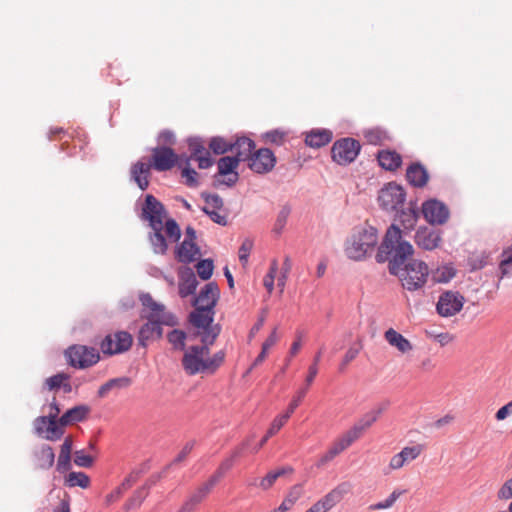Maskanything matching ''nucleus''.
I'll return each instance as SVG.
<instances>
[{
    "label": "nucleus",
    "mask_w": 512,
    "mask_h": 512,
    "mask_svg": "<svg viewBox=\"0 0 512 512\" xmlns=\"http://www.w3.org/2000/svg\"><path fill=\"white\" fill-rule=\"evenodd\" d=\"M167 211L164 205L152 194L145 196L142 206L141 219L148 221L151 231L148 234L153 252L164 255L167 252V239L173 243L178 242L181 230L178 223L172 219H166Z\"/></svg>",
    "instance_id": "f257e3e1"
},
{
    "label": "nucleus",
    "mask_w": 512,
    "mask_h": 512,
    "mask_svg": "<svg viewBox=\"0 0 512 512\" xmlns=\"http://www.w3.org/2000/svg\"><path fill=\"white\" fill-rule=\"evenodd\" d=\"M183 156H179L168 146H156L151 149V157L148 163L142 160L137 161L131 166L130 178L142 190L149 186V177L151 168L158 172L169 171L176 165L182 167Z\"/></svg>",
    "instance_id": "f03ea898"
},
{
    "label": "nucleus",
    "mask_w": 512,
    "mask_h": 512,
    "mask_svg": "<svg viewBox=\"0 0 512 512\" xmlns=\"http://www.w3.org/2000/svg\"><path fill=\"white\" fill-rule=\"evenodd\" d=\"M413 253V246L403 238L402 230L393 224L387 229L385 237L378 247L376 261L378 263L388 261L389 272L398 273L399 266L404 265Z\"/></svg>",
    "instance_id": "7ed1b4c3"
},
{
    "label": "nucleus",
    "mask_w": 512,
    "mask_h": 512,
    "mask_svg": "<svg viewBox=\"0 0 512 512\" xmlns=\"http://www.w3.org/2000/svg\"><path fill=\"white\" fill-rule=\"evenodd\" d=\"M140 301L150 311L148 315L144 316L148 321L141 326L138 335L139 344L146 347L147 342L162 337V325L175 326L178 324V320L174 314L165 310L163 304L156 302L149 293L141 294Z\"/></svg>",
    "instance_id": "20e7f679"
},
{
    "label": "nucleus",
    "mask_w": 512,
    "mask_h": 512,
    "mask_svg": "<svg viewBox=\"0 0 512 512\" xmlns=\"http://www.w3.org/2000/svg\"><path fill=\"white\" fill-rule=\"evenodd\" d=\"M378 240L376 228L372 226L357 228L345 241V254L350 260L363 261L372 255Z\"/></svg>",
    "instance_id": "39448f33"
},
{
    "label": "nucleus",
    "mask_w": 512,
    "mask_h": 512,
    "mask_svg": "<svg viewBox=\"0 0 512 512\" xmlns=\"http://www.w3.org/2000/svg\"><path fill=\"white\" fill-rule=\"evenodd\" d=\"M218 337L217 329L211 336H202V345L190 346L184 353L182 358V367L188 375H196L199 373H208L206 356L210 352V346Z\"/></svg>",
    "instance_id": "423d86ee"
},
{
    "label": "nucleus",
    "mask_w": 512,
    "mask_h": 512,
    "mask_svg": "<svg viewBox=\"0 0 512 512\" xmlns=\"http://www.w3.org/2000/svg\"><path fill=\"white\" fill-rule=\"evenodd\" d=\"M398 276L402 282V286L409 290L415 291L420 289L426 283L429 271L428 266L421 260H411L399 266L398 273H391Z\"/></svg>",
    "instance_id": "0eeeda50"
},
{
    "label": "nucleus",
    "mask_w": 512,
    "mask_h": 512,
    "mask_svg": "<svg viewBox=\"0 0 512 512\" xmlns=\"http://www.w3.org/2000/svg\"><path fill=\"white\" fill-rule=\"evenodd\" d=\"M379 206L386 212H398L406 201V191L396 182L386 183L378 192Z\"/></svg>",
    "instance_id": "6e6552de"
},
{
    "label": "nucleus",
    "mask_w": 512,
    "mask_h": 512,
    "mask_svg": "<svg viewBox=\"0 0 512 512\" xmlns=\"http://www.w3.org/2000/svg\"><path fill=\"white\" fill-rule=\"evenodd\" d=\"M67 363L78 369H85L95 365L100 355L96 348L86 345H72L65 351Z\"/></svg>",
    "instance_id": "1a4fd4ad"
},
{
    "label": "nucleus",
    "mask_w": 512,
    "mask_h": 512,
    "mask_svg": "<svg viewBox=\"0 0 512 512\" xmlns=\"http://www.w3.org/2000/svg\"><path fill=\"white\" fill-rule=\"evenodd\" d=\"M360 149V143L353 138L339 139L332 146V159L339 165H348L357 158Z\"/></svg>",
    "instance_id": "9d476101"
},
{
    "label": "nucleus",
    "mask_w": 512,
    "mask_h": 512,
    "mask_svg": "<svg viewBox=\"0 0 512 512\" xmlns=\"http://www.w3.org/2000/svg\"><path fill=\"white\" fill-rule=\"evenodd\" d=\"M64 427L55 415L39 416L34 421L36 433L48 441L60 440L65 432Z\"/></svg>",
    "instance_id": "9b49d317"
},
{
    "label": "nucleus",
    "mask_w": 512,
    "mask_h": 512,
    "mask_svg": "<svg viewBox=\"0 0 512 512\" xmlns=\"http://www.w3.org/2000/svg\"><path fill=\"white\" fill-rule=\"evenodd\" d=\"M132 336L126 331L107 335L101 342V351L106 355H115L128 351L132 346Z\"/></svg>",
    "instance_id": "f8f14e48"
},
{
    "label": "nucleus",
    "mask_w": 512,
    "mask_h": 512,
    "mask_svg": "<svg viewBox=\"0 0 512 512\" xmlns=\"http://www.w3.org/2000/svg\"><path fill=\"white\" fill-rule=\"evenodd\" d=\"M214 315V309L195 307V309L189 314V321L194 327L203 330L201 337L213 335L215 329H217L219 335L221 331L220 326L218 324L212 325Z\"/></svg>",
    "instance_id": "ddd939ff"
},
{
    "label": "nucleus",
    "mask_w": 512,
    "mask_h": 512,
    "mask_svg": "<svg viewBox=\"0 0 512 512\" xmlns=\"http://www.w3.org/2000/svg\"><path fill=\"white\" fill-rule=\"evenodd\" d=\"M190 156L183 158H190L198 162L200 169H207L213 165V159L210 157L209 152L205 148V142L200 137H191L187 140Z\"/></svg>",
    "instance_id": "4468645a"
},
{
    "label": "nucleus",
    "mask_w": 512,
    "mask_h": 512,
    "mask_svg": "<svg viewBox=\"0 0 512 512\" xmlns=\"http://www.w3.org/2000/svg\"><path fill=\"white\" fill-rule=\"evenodd\" d=\"M421 214L432 225L443 224L448 217V209L437 199H429L422 204Z\"/></svg>",
    "instance_id": "2eb2a0df"
},
{
    "label": "nucleus",
    "mask_w": 512,
    "mask_h": 512,
    "mask_svg": "<svg viewBox=\"0 0 512 512\" xmlns=\"http://www.w3.org/2000/svg\"><path fill=\"white\" fill-rule=\"evenodd\" d=\"M276 164L274 153L268 148L257 150L249 159V168L258 174L270 172Z\"/></svg>",
    "instance_id": "dca6fc26"
},
{
    "label": "nucleus",
    "mask_w": 512,
    "mask_h": 512,
    "mask_svg": "<svg viewBox=\"0 0 512 512\" xmlns=\"http://www.w3.org/2000/svg\"><path fill=\"white\" fill-rule=\"evenodd\" d=\"M220 297V290L216 282H209L201 288L193 300L194 307L214 309Z\"/></svg>",
    "instance_id": "f3484780"
},
{
    "label": "nucleus",
    "mask_w": 512,
    "mask_h": 512,
    "mask_svg": "<svg viewBox=\"0 0 512 512\" xmlns=\"http://www.w3.org/2000/svg\"><path fill=\"white\" fill-rule=\"evenodd\" d=\"M405 177L407 182L415 188H423L429 181V173L420 162L410 164L406 169Z\"/></svg>",
    "instance_id": "a211bd4d"
},
{
    "label": "nucleus",
    "mask_w": 512,
    "mask_h": 512,
    "mask_svg": "<svg viewBox=\"0 0 512 512\" xmlns=\"http://www.w3.org/2000/svg\"><path fill=\"white\" fill-rule=\"evenodd\" d=\"M416 244L424 250H433L441 241L439 233L427 227H420L415 234Z\"/></svg>",
    "instance_id": "6ab92c4d"
},
{
    "label": "nucleus",
    "mask_w": 512,
    "mask_h": 512,
    "mask_svg": "<svg viewBox=\"0 0 512 512\" xmlns=\"http://www.w3.org/2000/svg\"><path fill=\"white\" fill-rule=\"evenodd\" d=\"M351 488V483L342 482L321 498L319 502L323 504L326 511H329L351 491Z\"/></svg>",
    "instance_id": "aec40b11"
},
{
    "label": "nucleus",
    "mask_w": 512,
    "mask_h": 512,
    "mask_svg": "<svg viewBox=\"0 0 512 512\" xmlns=\"http://www.w3.org/2000/svg\"><path fill=\"white\" fill-rule=\"evenodd\" d=\"M36 468L40 470H49L55 463V453L48 444H42L33 452Z\"/></svg>",
    "instance_id": "412c9836"
},
{
    "label": "nucleus",
    "mask_w": 512,
    "mask_h": 512,
    "mask_svg": "<svg viewBox=\"0 0 512 512\" xmlns=\"http://www.w3.org/2000/svg\"><path fill=\"white\" fill-rule=\"evenodd\" d=\"M197 286L198 280L191 268H186L180 272L178 289L181 298L193 295Z\"/></svg>",
    "instance_id": "4be33fe9"
},
{
    "label": "nucleus",
    "mask_w": 512,
    "mask_h": 512,
    "mask_svg": "<svg viewBox=\"0 0 512 512\" xmlns=\"http://www.w3.org/2000/svg\"><path fill=\"white\" fill-rule=\"evenodd\" d=\"M72 446H73L72 438L70 436H67L64 439V442L62 443V445L60 447V452H59L57 463H56V470L61 474L69 471L72 467V465H71Z\"/></svg>",
    "instance_id": "5701e85b"
},
{
    "label": "nucleus",
    "mask_w": 512,
    "mask_h": 512,
    "mask_svg": "<svg viewBox=\"0 0 512 512\" xmlns=\"http://www.w3.org/2000/svg\"><path fill=\"white\" fill-rule=\"evenodd\" d=\"M384 338L390 346L396 348L402 354L408 353L413 349L411 342L393 328L385 331Z\"/></svg>",
    "instance_id": "b1692460"
},
{
    "label": "nucleus",
    "mask_w": 512,
    "mask_h": 512,
    "mask_svg": "<svg viewBox=\"0 0 512 512\" xmlns=\"http://www.w3.org/2000/svg\"><path fill=\"white\" fill-rule=\"evenodd\" d=\"M233 151L236 153V157L239 158L240 161L249 160L253 155V150L255 149V142L245 136L237 137L235 141H232Z\"/></svg>",
    "instance_id": "393cba45"
},
{
    "label": "nucleus",
    "mask_w": 512,
    "mask_h": 512,
    "mask_svg": "<svg viewBox=\"0 0 512 512\" xmlns=\"http://www.w3.org/2000/svg\"><path fill=\"white\" fill-rule=\"evenodd\" d=\"M197 255H200V248L195 241H183L176 250L178 261L185 264L192 263Z\"/></svg>",
    "instance_id": "a878e982"
},
{
    "label": "nucleus",
    "mask_w": 512,
    "mask_h": 512,
    "mask_svg": "<svg viewBox=\"0 0 512 512\" xmlns=\"http://www.w3.org/2000/svg\"><path fill=\"white\" fill-rule=\"evenodd\" d=\"M332 132L328 129H313L306 134L305 143L311 148H320L332 140Z\"/></svg>",
    "instance_id": "bb28decb"
},
{
    "label": "nucleus",
    "mask_w": 512,
    "mask_h": 512,
    "mask_svg": "<svg viewBox=\"0 0 512 512\" xmlns=\"http://www.w3.org/2000/svg\"><path fill=\"white\" fill-rule=\"evenodd\" d=\"M90 412V408L86 405H78L67 410L61 417L62 425H71L85 420Z\"/></svg>",
    "instance_id": "cd10ccee"
},
{
    "label": "nucleus",
    "mask_w": 512,
    "mask_h": 512,
    "mask_svg": "<svg viewBox=\"0 0 512 512\" xmlns=\"http://www.w3.org/2000/svg\"><path fill=\"white\" fill-rule=\"evenodd\" d=\"M397 213H399V220L405 229H413L420 215L415 201H410L407 209L402 207Z\"/></svg>",
    "instance_id": "c85d7f7f"
},
{
    "label": "nucleus",
    "mask_w": 512,
    "mask_h": 512,
    "mask_svg": "<svg viewBox=\"0 0 512 512\" xmlns=\"http://www.w3.org/2000/svg\"><path fill=\"white\" fill-rule=\"evenodd\" d=\"M379 165L388 171H394L400 167L402 158L400 154L395 151L382 150L377 155Z\"/></svg>",
    "instance_id": "c756f323"
},
{
    "label": "nucleus",
    "mask_w": 512,
    "mask_h": 512,
    "mask_svg": "<svg viewBox=\"0 0 512 512\" xmlns=\"http://www.w3.org/2000/svg\"><path fill=\"white\" fill-rule=\"evenodd\" d=\"M130 385L131 379L126 376L110 379L99 387L98 396L103 398L113 389H124Z\"/></svg>",
    "instance_id": "7c9ffc66"
},
{
    "label": "nucleus",
    "mask_w": 512,
    "mask_h": 512,
    "mask_svg": "<svg viewBox=\"0 0 512 512\" xmlns=\"http://www.w3.org/2000/svg\"><path fill=\"white\" fill-rule=\"evenodd\" d=\"M151 484L146 483L142 487L138 488L133 495L126 501V503L123 506V509L128 512L132 509L139 508L142 504V502L145 500V498L148 495V490L150 488Z\"/></svg>",
    "instance_id": "2f4dec72"
},
{
    "label": "nucleus",
    "mask_w": 512,
    "mask_h": 512,
    "mask_svg": "<svg viewBox=\"0 0 512 512\" xmlns=\"http://www.w3.org/2000/svg\"><path fill=\"white\" fill-rule=\"evenodd\" d=\"M287 422V415L277 416L271 423L266 435L260 440V442L252 449V452L257 453L268 441L270 437L275 435Z\"/></svg>",
    "instance_id": "473e14b6"
},
{
    "label": "nucleus",
    "mask_w": 512,
    "mask_h": 512,
    "mask_svg": "<svg viewBox=\"0 0 512 512\" xmlns=\"http://www.w3.org/2000/svg\"><path fill=\"white\" fill-rule=\"evenodd\" d=\"M65 485L68 487H81L86 489L90 485V478L84 472H70L65 477Z\"/></svg>",
    "instance_id": "72a5a7b5"
},
{
    "label": "nucleus",
    "mask_w": 512,
    "mask_h": 512,
    "mask_svg": "<svg viewBox=\"0 0 512 512\" xmlns=\"http://www.w3.org/2000/svg\"><path fill=\"white\" fill-rule=\"evenodd\" d=\"M181 168V176L185 179V184L188 187H197L199 185L198 173L190 167V158H183Z\"/></svg>",
    "instance_id": "f704fd0d"
},
{
    "label": "nucleus",
    "mask_w": 512,
    "mask_h": 512,
    "mask_svg": "<svg viewBox=\"0 0 512 512\" xmlns=\"http://www.w3.org/2000/svg\"><path fill=\"white\" fill-rule=\"evenodd\" d=\"M208 145L213 153L217 155L224 154L228 151H233L232 141L226 140L220 136L212 137Z\"/></svg>",
    "instance_id": "c9c22d12"
},
{
    "label": "nucleus",
    "mask_w": 512,
    "mask_h": 512,
    "mask_svg": "<svg viewBox=\"0 0 512 512\" xmlns=\"http://www.w3.org/2000/svg\"><path fill=\"white\" fill-rule=\"evenodd\" d=\"M240 160L236 156H224L218 161V173L220 175L226 176L227 174H231L236 172L235 169L238 167Z\"/></svg>",
    "instance_id": "e433bc0d"
},
{
    "label": "nucleus",
    "mask_w": 512,
    "mask_h": 512,
    "mask_svg": "<svg viewBox=\"0 0 512 512\" xmlns=\"http://www.w3.org/2000/svg\"><path fill=\"white\" fill-rule=\"evenodd\" d=\"M385 408V406H379L375 409H372L363 415V417L356 423V425L361 427V430L364 432L377 421L378 417L385 410Z\"/></svg>",
    "instance_id": "4c0bfd02"
},
{
    "label": "nucleus",
    "mask_w": 512,
    "mask_h": 512,
    "mask_svg": "<svg viewBox=\"0 0 512 512\" xmlns=\"http://www.w3.org/2000/svg\"><path fill=\"white\" fill-rule=\"evenodd\" d=\"M290 213H291V207L289 205L286 204L281 207L280 211L277 214V217H276V220L274 223V227H273V232L275 234L280 235L283 232V230L287 224Z\"/></svg>",
    "instance_id": "58836bf2"
},
{
    "label": "nucleus",
    "mask_w": 512,
    "mask_h": 512,
    "mask_svg": "<svg viewBox=\"0 0 512 512\" xmlns=\"http://www.w3.org/2000/svg\"><path fill=\"white\" fill-rule=\"evenodd\" d=\"M168 342L173 349L183 351L185 349L186 333L182 330L173 329L167 335Z\"/></svg>",
    "instance_id": "ea45409f"
},
{
    "label": "nucleus",
    "mask_w": 512,
    "mask_h": 512,
    "mask_svg": "<svg viewBox=\"0 0 512 512\" xmlns=\"http://www.w3.org/2000/svg\"><path fill=\"white\" fill-rule=\"evenodd\" d=\"M426 336L439 343L441 346L448 344V334L440 330L437 326L431 325L425 329Z\"/></svg>",
    "instance_id": "a19ab883"
},
{
    "label": "nucleus",
    "mask_w": 512,
    "mask_h": 512,
    "mask_svg": "<svg viewBox=\"0 0 512 512\" xmlns=\"http://www.w3.org/2000/svg\"><path fill=\"white\" fill-rule=\"evenodd\" d=\"M196 270L198 276L202 280H208L211 278L214 270V264L211 259H204L197 263Z\"/></svg>",
    "instance_id": "79ce46f5"
},
{
    "label": "nucleus",
    "mask_w": 512,
    "mask_h": 512,
    "mask_svg": "<svg viewBox=\"0 0 512 512\" xmlns=\"http://www.w3.org/2000/svg\"><path fill=\"white\" fill-rule=\"evenodd\" d=\"M301 495V488L299 486H294L288 495L285 497L283 502L279 506V510L283 512L292 508V506L296 503Z\"/></svg>",
    "instance_id": "37998d69"
},
{
    "label": "nucleus",
    "mask_w": 512,
    "mask_h": 512,
    "mask_svg": "<svg viewBox=\"0 0 512 512\" xmlns=\"http://www.w3.org/2000/svg\"><path fill=\"white\" fill-rule=\"evenodd\" d=\"M404 493L403 490H394L389 497L381 502L375 503L370 505V510H381V509H387L394 505V503L397 501V499Z\"/></svg>",
    "instance_id": "c03bdc74"
},
{
    "label": "nucleus",
    "mask_w": 512,
    "mask_h": 512,
    "mask_svg": "<svg viewBox=\"0 0 512 512\" xmlns=\"http://www.w3.org/2000/svg\"><path fill=\"white\" fill-rule=\"evenodd\" d=\"M287 133L280 129H274L266 132L263 135V139L266 143L275 144L281 146L286 138Z\"/></svg>",
    "instance_id": "a18cd8bd"
},
{
    "label": "nucleus",
    "mask_w": 512,
    "mask_h": 512,
    "mask_svg": "<svg viewBox=\"0 0 512 512\" xmlns=\"http://www.w3.org/2000/svg\"><path fill=\"white\" fill-rule=\"evenodd\" d=\"M422 450H423L422 446L417 444V445H413V446L404 447L400 451V454H401V457L403 458L404 462L409 463V462L415 460L416 458H418L419 455L421 454Z\"/></svg>",
    "instance_id": "49530a36"
},
{
    "label": "nucleus",
    "mask_w": 512,
    "mask_h": 512,
    "mask_svg": "<svg viewBox=\"0 0 512 512\" xmlns=\"http://www.w3.org/2000/svg\"><path fill=\"white\" fill-rule=\"evenodd\" d=\"M211 491L212 490H210L205 484H202L187 498V500L197 507V505H199Z\"/></svg>",
    "instance_id": "de8ad7c7"
},
{
    "label": "nucleus",
    "mask_w": 512,
    "mask_h": 512,
    "mask_svg": "<svg viewBox=\"0 0 512 512\" xmlns=\"http://www.w3.org/2000/svg\"><path fill=\"white\" fill-rule=\"evenodd\" d=\"M70 376L66 373H57L45 380V386L49 390H56L61 388L63 382L68 381Z\"/></svg>",
    "instance_id": "09e8293b"
},
{
    "label": "nucleus",
    "mask_w": 512,
    "mask_h": 512,
    "mask_svg": "<svg viewBox=\"0 0 512 512\" xmlns=\"http://www.w3.org/2000/svg\"><path fill=\"white\" fill-rule=\"evenodd\" d=\"M224 359L225 352L223 350L216 352L211 358H206L208 373H214L223 364Z\"/></svg>",
    "instance_id": "8fccbe9b"
},
{
    "label": "nucleus",
    "mask_w": 512,
    "mask_h": 512,
    "mask_svg": "<svg viewBox=\"0 0 512 512\" xmlns=\"http://www.w3.org/2000/svg\"><path fill=\"white\" fill-rule=\"evenodd\" d=\"M342 451L333 443L329 450L324 453L316 463L318 468H322L338 456Z\"/></svg>",
    "instance_id": "3c124183"
},
{
    "label": "nucleus",
    "mask_w": 512,
    "mask_h": 512,
    "mask_svg": "<svg viewBox=\"0 0 512 512\" xmlns=\"http://www.w3.org/2000/svg\"><path fill=\"white\" fill-rule=\"evenodd\" d=\"M253 245V241L249 238H246L239 248L238 256L243 266H245L248 263V258L253 249Z\"/></svg>",
    "instance_id": "603ef678"
},
{
    "label": "nucleus",
    "mask_w": 512,
    "mask_h": 512,
    "mask_svg": "<svg viewBox=\"0 0 512 512\" xmlns=\"http://www.w3.org/2000/svg\"><path fill=\"white\" fill-rule=\"evenodd\" d=\"M74 463L78 467L89 468L93 465L94 459L92 456L85 454L84 450H78L74 453Z\"/></svg>",
    "instance_id": "864d4df0"
},
{
    "label": "nucleus",
    "mask_w": 512,
    "mask_h": 512,
    "mask_svg": "<svg viewBox=\"0 0 512 512\" xmlns=\"http://www.w3.org/2000/svg\"><path fill=\"white\" fill-rule=\"evenodd\" d=\"M465 303V298L460 293H450V316L460 312Z\"/></svg>",
    "instance_id": "5fc2aeb1"
},
{
    "label": "nucleus",
    "mask_w": 512,
    "mask_h": 512,
    "mask_svg": "<svg viewBox=\"0 0 512 512\" xmlns=\"http://www.w3.org/2000/svg\"><path fill=\"white\" fill-rule=\"evenodd\" d=\"M308 387L299 390L296 396L293 398L291 403L289 404L287 411L283 415H287V420L294 413L295 409L299 406L302 399L305 397Z\"/></svg>",
    "instance_id": "6e6d98bb"
},
{
    "label": "nucleus",
    "mask_w": 512,
    "mask_h": 512,
    "mask_svg": "<svg viewBox=\"0 0 512 512\" xmlns=\"http://www.w3.org/2000/svg\"><path fill=\"white\" fill-rule=\"evenodd\" d=\"M203 198L211 210H220L223 207V199L218 194H203Z\"/></svg>",
    "instance_id": "4d7b16f0"
},
{
    "label": "nucleus",
    "mask_w": 512,
    "mask_h": 512,
    "mask_svg": "<svg viewBox=\"0 0 512 512\" xmlns=\"http://www.w3.org/2000/svg\"><path fill=\"white\" fill-rule=\"evenodd\" d=\"M202 211L210 217V219L221 226H226L228 221L225 215H221L218 210H211L209 207L204 206Z\"/></svg>",
    "instance_id": "13d9d810"
},
{
    "label": "nucleus",
    "mask_w": 512,
    "mask_h": 512,
    "mask_svg": "<svg viewBox=\"0 0 512 512\" xmlns=\"http://www.w3.org/2000/svg\"><path fill=\"white\" fill-rule=\"evenodd\" d=\"M158 146H172L176 142L175 134L170 130H163L158 135Z\"/></svg>",
    "instance_id": "bf43d9fd"
},
{
    "label": "nucleus",
    "mask_w": 512,
    "mask_h": 512,
    "mask_svg": "<svg viewBox=\"0 0 512 512\" xmlns=\"http://www.w3.org/2000/svg\"><path fill=\"white\" fill-rule=\"evenodd\" d=\"M365 138L368 143L378 145L385 139V134L379 129H371L365 132Z\"/></svg>",
    "instance_id": "052dcab7"
},
{
    "label": "nucleus",
    "mask_w": 512,
    "mask_h": 512,
    "mask_svg": "<svg viewBox=\"0 0 512 512\" xmlns=\"http://www.w3.org/2000/svg\"><path fill=\"white\" fill-rule=\"evenodd\" d=\"M321 355H322V349L319 350V352L315 355L314 357V360H313V364L309 367L308 369V375L306 377V385L307 387L314 381L317 373H318V368H317V365L321 359Z\"/></svg>",
    "instance_id": "680f3d73"
},
{
    "label": "nucleus",
    "mask_w": 512,
    "mask_h": 512,
    "mask_svg": "<svg viewBox=\"0 0 512 512\" xmlns=\"http://www.w3.org/2000/svg\"><path fill=\"white\" fill-rule=\"evenodd\" d=\"M488 256L485 255H474L468 259V264L471 270H479L487 265Z\"/></svg>",
    "instance_id": "e2e57ef3"
},
{
    "label": "nucleus",
    "mask_w": 512,
    "mask_h": 512,
    "mask_svg": "<svg viewBox=\"0 0 512 512\" xmlns=\"http://www.w3.org/2000/svg\"><path fill=\"white\" fill-rule=\"evenodd\" d=\"M436 309L439 315L443 317L448 316V291L441 293Z\"/></svg>",
    "instance_id": "0e129e2a"
},
{
    "label": "nucleus",
    "mask_w": 512,
    "mask_h": 512,
    "mask_svg": "<svg viewBox=\"0 0 512 512\" xmlns=\"http://www.w3.org/2000/svg\"><path fill=\"white\" fill-rule=\"evenodd\" d=\"M278 478L279 473H277V471H271L260 481V487L263 490H267L273 486Z\"/></svg>",
    "instance_id": "69168bd1"
},
{
    "label": "nucleus",
    "mask_w": 512,
    "mask_h": 512,
    "mask_svg": "<svg viewBox=\"0 0 512 512\" xmlns=\"http://www.w3.org/2000/svg\"><path fill=\"white\" fill-rule=\"evenodd\" d=\"M512 414V400L508 402L506 405L501 407L495 414V418L497 421L505 420L509 415Z\"/></svg>",
    "instance_id": "338daca9"
},
{
    "label": "nucleus",
    "mask_w": 512,
    "mask_h": 512,
    "mask_svg": "<svg viewBox=\"0 0 512 512\" xmlns=\"http://www.w3.org/2000/svg\"><path fill=\"white\" fill-rule=\"evenodd\" d=\"M498 496L501 499L512 498V478L507 480L498 492Z\"/></svg>",
    "instance_id": "774afa93"
}]
</instances>
